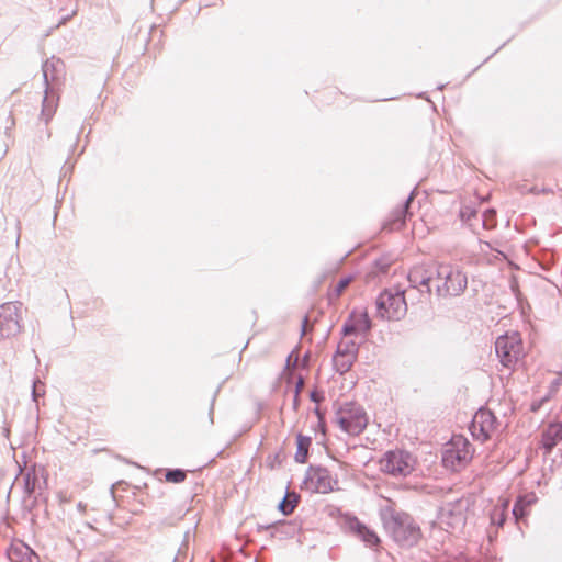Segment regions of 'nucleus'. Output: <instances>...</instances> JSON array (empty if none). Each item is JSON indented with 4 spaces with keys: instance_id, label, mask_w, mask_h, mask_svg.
Masks as SVG:
<instances>
[{
    "instance_id": "f257e3e1",
    "label": "nucleus",
    "mask_w": 562,
    "mask_h": 562,
    "mask_svg": "<svg viewBox=\"0 0 562 562\" xmlns=\"http://www.w3.org/2000/svg\"><path fill=\"white\" fill-rule=\"evenodd\" d=\"M386 532L402 547L416 544L422 538V530L411 515L390 510L383 518Z\"/></svg>"
},
{
    "instance_id": "f03ea898",
    "label": "nucleus",
    "mask_w": 562,
    "mask_h": 562,
    "mask_svg": "<svg viewBox=\"0 0 562 562\" xmlns=\"http://www.w3.org/2000/svg\"><path fill=\"white\" fill-rule=\"evenodd\" d=\"M474 448L462 435H454L445 445L442 451V464L451 471H461L467 468L473 459Z\"/></svg>"
},
{
    "instance_id": "7ed1b4c3",
    "label": "nucleus",
    "mask_w": 562,
    "mask_h": 562,
    "mask_svg": "<svg viewBox=\"0 0 562 562\" xmlns=\"http://www.w3.org/2000/svg\"><path fill=\"white\" fill-rule=\"evenodd\" d=\"M407 313L403 290H385L376 299V316L385 321H400Z\"/></svg>"
},
{
    "instance_id": "20e7f679",
    "label": "nucleus",
    "mask_w": 562,
    "mask_h": 562,
    "mask_svg": "<svg viewBox=\"0 0 562 562\" xmlns=\"http://www.w3.org/2000/svg\"><path fill=\"white\" fill-rule=\"evenodd\" d=\"M379 465L380 470L386 474L406 476L414 471L416 459L407 451L391 450L382 456Z\"/></svg>"
},
{
    "instance_id": "39448f33",
    "label": "nucleus",
    "mask_w": 562,
    "mask_h": 562,
    "mask_svg": "<svg viewBox=\"0 0 562 562\" xmlns=\"http://www.w3.org/2000/svg\"><path fill=\"white\" fill-rule=\"evenodd\" d=\"M496 353L504 367H514L525 355L522 339L516 331L497 338Z\"/></svg>"
},
{
    "instance_id": "423d86ee",
    "label": "nucleus",
    "mask_w": 562,
    "mask_h": 562,
    "mask_svg": "<svg viewBox=\"0 0 562 562\" xmlns=\"http://www.w3.org/2000/svg\"><path fill=\"white\" fill-rule=\"evenodd\" d=\"M339 427L353 436L361 434L368 425L364 409L356 403H346L337 413Z\"/></svg>"
},
{
    "instance_id": "0eeeda50",
    "label": "nucleus",
    "mask_w": 562,
    "mask_h": 562,
    "mask_svg": "<svg viewBox=\"0 0 562 562\" xmlns=\"http://www.w3.org/2000/svg\"><path fill=\"white\" fill-rule=\"evenodd\" d=\"M23 306L19 302L0 305V338L14 337L21 333Z\"/></svg>"
},
{
    "instance_id": "6e6552de",
    "label": "nucleus",
    "mask_w": 562,
    "mask_h": 562,
    "mask_svg": "<svg viewBox=\"0 0 562 562\" xmlns=\"http://www.w3.org/2000/svg\"><path fill=\"white\" fill-rule=\"evenodd\" d=\"M497 425L494 414L488 409L481 408L473 416L469 429L475 440L485 442L496 432Z\"/></svg>"
},
{
    "instance_id": "1a4fd4ad",
    "label": "nucleus",
    "mask_w": 562,
    "mask_h": 562,
    "mask_svg": "<svg viewBox=\"0 0 562 562\" xmlns=\"http://www.w3.org/2000/svg\"><path fill=\"white\" fill-rule=\"evenodd\" d=\"M438 279L443 280L442 291L447 295H458L467 288V277L450 265L440 263L437 270Z\"/></svg>"
},
{
    "instance_id": "9d476101",
    "label": "nucleus",
    "mask_w": 562,
    "mask_h": 562,
    "mask_svg": "<svg viewBox=\"0 0 562 562\" xmlns=\"http://www.w3.org/2000/svg\"><path fill=\"white\" fill-rule=\"evenodd\" d=\"M310 486L318 493L327 494L338 490V479L326 468H315L308 473Z\"/></svg>"
},
{
    "instance_id": "9b49d317",
    "label": "nucleus",
    "mask_w": 562,
    "mask_h": 562,
    "mask_svg": "<svg viewBox=\"0 0 562 562\" xmlns=\"http://www.w3.org/2000/svg\"><path fill=\"white\" fill-rule=\"evenodd\" d=\"M371 328V321L366 310L353 311L342 326L344 336L366 335Z\"/></svg>"
},
{
    "instance_id": "f8f14e48",
    "label": "nucleus",
    "mask_w": 562,
    "mask_h": 562,
    "mask_svg": "<svg viewBox=\"0 0 562 562\" xmlns=\"http://www.w3.org/2000/svg\"><path fill=\"white\" fill-rule=\"evenodd\" d=\"M560 441H562V424L552 423L542 431L540 445L547 453H550Z\"/></svg>"
},
{
    "instance_id": "ddd939ff",
    "label": "nucleus",
    "mask_w": 562,
    "mask_h": 562,
    "mask_svg": "<svg viewBox=\"0 0 562 562\" xmlns=\"http://www.w3.org/2000/svg\"><path fill=\"white\" fill-rule=\"evenodd\" d=\"M439 524L442 529L453 531L464 525V516L461 512L442 510L439 517Z\"/></svg>"
},
{
    "instance_id": "4468645a",
    "label": "nucleus",
    "mask_w": 562,
    "mask_h": 562,
    "mask_svg": "<svg viewBox=\"0 0 562 562\" xmlns=\"http://www.w3.org/2000/svg\"><path fill=\"white\" fill-rule=\"evenodd\" d=\"M408 280L414 286H424L430 291L431 276L425 265H417L413 267L408 273Z\"/></svg>"
},
{
    "instance_id": "2eb2a0df",
    "label": "nucleus",
    "mask_w": 562,
    "mask_h": 562,
    "mask_svg": "<svg viewBox=\"0 0 562 562\" xmlns=\"http://www.w3.org/2000/svg\"><path fill=\"white\" fill-rule=\"evenodd\" d=\"M350 529L353 533L360 537L368 546L374 547L380 543V538L378 535L369 529L367 526L361 524L359 520L353 519L350 521Z\"/></svg>"
},
{
    "instance_id": "dca6fc26",
    "label": "nucleus",
    "mask_w": 562,
    "mask_h": 562,
    "mask_svg": "<svg viewBox=\"0 0 562 562\" xmlns=\"http://www.w3.org/2000/svg\"><path fill=\"white\" fill-rule=\"evenodd\" d=\"M536 501L537 497L535 494H527L518 497L513 508V514L517 521L524 520L528 516L529 508L536 503Z\"/></svg>"
},
{
    "instance_id": "f3484780",
    "label": "nucleus",
    "mask_w": 562,
    "mask_h": 562,
    "mask_svg": "<svg viewBox=\"0 0 562 562\" xmlns=\"http://www.w3.org/2000/svg\"><path fill=\"white\" fill-rule=\"evenodd\" d=\"M311 442L312 439L310 437L303 436L302 434L296 436V452L294 456L296 462H306Z\"/></svg>"
},
{
    "instance_id": "a211bd4d",
    "label": "nucleus",
    "mask_w": 562,
    "mask_h": 562,
    "mask_svg": "<svg viewBox=\"0 0 562 562\" xmlns=\"http://www.w3.org/2000/svg\"><path fill=\"white\" fill-rule=\"evenodd\" d=\"M411 200H412V198H409L407 200V202L404 204L403 207H401L400 210H397L394 213L393 218L386 225L389 231H398V229L404 227L405 220H406V216L408 214L407 210H408V205H409Z\"/></svg>"
},
{
    "instance_id": "6ab92c4d",
    "label": "nucleus",
    "mask_w": 562,
    "mask_h": 562,
    "mask_svg": "<svg viewBox=\"0 0 562 562\" xmlns=\"http://www.w3.org/2000/svg\"><path fill=\"white\" fill-rule=\"evenodd\" d=\"M337 353H344L349 359H357L358 357V345L355 340L350 338V336H344L340 342L338 344Z\"/></svg>"
},
{
    "instance_id": "aec40b11",
    "label": "nucleus",
    "mask_w": 562,
    "mask_h": 562,
    "mask_svg": "<svg viewBox=\"0 0 562 562\" xmlns=\"http://www.w3.org/2000/svg\"><path fill=\"white\" fill-rule=\"evenodd\" d=\"M356 360L357 359H349V357L344 353L341 355L336 352L333 362L336 371L344 374L351 369Z\"/></svg>"
},
{
    "instance_id": "412c9836",
    "label": "nucleus",
    "mask_w": 562,
    "mask_h": 562,
    "mask_svg": "<svg viewBox=\"0 0 562 562\" xmlns=\"http://www.w3.org/2000/svg\"><path fill=\"white\" fill-rule=\"evenodd\" d=\"M164 475H165V479H164L165 482L173 483V484L182 483L187 477V473L181 469L168 470L165 472Z\"/></svg>"
},
{
    "instance_id": "4be33fe9",
    "label": "nucleus",
    "mask_w": 562,
    "mask_h": 562,
    "mask_svg": "<svg viewBox=\"0 0 562 562\" xmlns=\"http://www.w3.org/2000/svg\"><path fill=\"white\" fill-rule=\"evenodd\" d=\"M352 282V277L341 278L330 290L329 295L339 297Z\"/></svg>"
},
{
    "instance_id": "5701e85b",
    "label": "nucleus",
    "mask_w": 562,
    "mask_h": 562,
    "mask_svg": "<svg viewBox=\"0 0 562 562\" xmlns=\"http://www.w3.org/2000/svg\"><path fill=\"white\" fill-rule=\"evenodd\" d=\"M482 224L486 229H492L496 226V212L492 209L485 210L482 214Z\"/></svg>"
},
{
    "instance_id": "b1692460",
    "label": "nucleus",
    "mask_w": 562,
    "mask_h": 562,
    "mask_svg": "<svg viewBox=\"0 0 562 562\" xmlns=\"http://www.w3.org/2000/svg\"><path fill=\"white\" fill-rule=\"evenodd\" d=\"M296 506V501L294 495L288 494L283 501L280 503L279 508L284 515L291 514Z\"/></svg>"
},
{
    "instance_id": "393cba45",
    "label": "nucleus",
    "mask_w": 562,
    "mask_h": 562,
    "mask_svg": "<svg viewBox=\"0 0 562 562\" xmlns=\"http://www.w3.org/2000/svg\"><path fill=\"white\" fill-rule=\"evenodd\" d=\"M303 386H304V380L302 376H299L297 381H296V385H295V397H294L295 405L297 404L299 394H300L301 390L303 389Z\"/></svg>"
},
{
    "instance_id": "a878e982",
    "label": "nucleus",
    "mask_w": 562,
    "mask_h": 562,
    "mask_svg": "<svg viewBox=\"0 0 562 562\" xmlns=\"http://www.w3.org/2000/svg\"><path fill=\"white\" fill-rule=\"evenodd\" d=\"M76 14V10H72L71 13H70V18L74 16Z\"/></svg>"
}]
</instances>
